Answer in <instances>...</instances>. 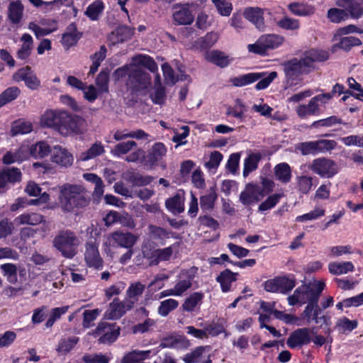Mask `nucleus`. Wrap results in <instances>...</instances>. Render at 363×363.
Listing matches in <instances>:
<instances>
[{"label":"nucleus","instance_id":"1","mask_svg":"<svg viewBox=\"0 0 363 363\" xmlns=\"http://www.w3.org/2000/svg\"><path fill=\"white\" fill-rule=\"evenodd\" d=\"M42 123L52 128L62 135L82 134L86 130V121L82 116L66 111L48 110L42 116Z\"/></svg>","mask_w":363,"mask_h":363},{"label":"nucleus","instance_id":"2","mask_svg":"<svg viewBox=\"0 0 363 363\" xmlns=\"http://www.w3.org/2000/svg\"><path fill=\"white\" fill-rule=\"evenodd\" d=\"M90 193L82 186L67 184L61 190L60 202L65 211H72L89 205Z\"/></svg>","mask_w":363,"mask_h":363},{"label":"nucleus","instance_id":"3","mask_svg":"<svg viewBox=\"0 0 363 363\" xmlns=\"http://www.w3.org/2000/svg\"><path fill=\"white\" fill-rule=\"evenodd\" d=\"M79 243V238L71 230H61L58 231L52 240L53 247L63 257L68 259L72 258L77 255Z\"/></svg>","mask_w":363,"mask_h":363},{"label":"nucleus","instance_id":"4","mask_svg":"<svg viewBox=\"0 0 363 363\" xmlns=\"http://www.w3.org/2000/svg\"><path fill=\"white\" fill-rule=\"evenodd\" d=\"M325 287V284L318 281L315 284H303L298 287L293 295L288 297L289 304L295 306L297 303H318L319 298Z\"/></svg>","mask_w":363,"mask_h":363},{"label":"nucleus","instance_id":"5","mask_svg":"<svg viewBox=\"0 0 363 363\" xmlns=\"http://www.w3.org/2000/svg\"><path fill=\"white\" fill-rule=\"evenodd\" d=\"M115 74L120 77L128 74V78L126 82V86L133 93L145 90L151 84L150 74L137 67H133L130 69L125 67L118 68L115 71Z\"/></svg>","mask_w":363,"mask_h":363},{"label":"nucleus","instance_id":"6","mask_svg":"<svg viewBox=\"0 0 363 363\" xmlns=\"http://www.w3.org/2000/svg\"><path fill=\"white\" fill-rule=\"evenodd\" d=\"M277 77L276 72H272L268 74L265 72H251L233 77L230 82L235 86H244L259 80L255 85V88L257 90H262L268 87Z\"/></svg>","mask_w":363,"mask_h":363},{"label":"nucleus","instance_id":"7","mask_svg":"<svg viewBox=\"0 0 363 363\" xmlns=\"http://www.w3.org/2000/svg\"><path fill=\"white\" fill-rule=\"evenodd\" d=\"M337 143L334 140L321 139L315 141L303 142L297 145L296 149L303 155H317L330 152L337 147Z\"/></svg>","mask_w":363,"mask_h":363},{"label":"nucleus","instance_id":"8","mask_svg":"<svg viewBox=\"0 0 363 363\" xmlns=\"http://www.w3.org/2000/svg\"><path fill=\"white\" fill-rule=\"evenodd\" d=\"M310 169L320 177L327 179L333 178L339 172L337 162L325 157L313 160L310 165Z\"/></svg>","mask_w":363,"mask_h":363},{"label":"nucleus","instance_id":"9","mask_svg":"<svg viewBox=\"0 0 363 363\" xmlns=\"http://www.w3.org/2000/svg\"><path fill=\"white\" fill-rule=\"evenodd\" d=\"M331 99L332 94H318L311 98L308 104H301L297 106L296 113L301 118L319 115L320 113V104H325Z\"/></svg>","mask_w":363,"mask_h":363},{"label":"nucleus","instance_id":"10","mask_svg":"<svg viewBox=\"0 0 363 363\" xmlns=\"http://www.w3.org/2000/svg\"><path fill=\"white\" fill-rule=\"evenodd\" d=\"M120 334L119 327L115 323L101 322L93 331V335L99 337L100 344H111L116 340Z\"/></svg>","mask_w":363,"mask_h":363},{"label":"nucleus","instance_id":"11","mask_svg":"<svg viewBox=\"0 0 363 363\" xmlns=\"http://www.w3.org/2000/svg\"><path fill=\"white\" fill-rule=\"evenodd\" d=\"M134 307L125 298L121 301L115 298L108 305L104 313V318L108 320H118L123 316L127 311L132 310Z\"/></svg>","mask_w":363,"mask_h":363},{"label":"nucleus","instance_id":"12","mask_svg":"<svg viewBox=\"0 0 363 363\" xmlns=\"http://www.w3.org/2000/svg\"><path fill=\"white\" fill-rule=\"evenodd\" d=\"M99 244L94 240H89L85 245L84 259L86 264L96 269L103 267V259L99 252Z\"/></svg>","mask_w":363,"mask_h":363},{"label":"nucleus","instance_id":"13","mask_svg":"<svg viewBox=\"0 0 363 363\" xmlns=\"http://www.w3.org/2000/svg\"><path fill=\"white\" fill-rule=\"evenodd\" d=\"M266 195L262 186L257 184H248L240 195V201L244 205H250L259 201Z\"/></svg>","mask_w":363,"mask_h":363},{"label":"nucleus","instance_id":"14","mask_svg":"<svg viewBox=\"0 0 363 363\" xmlns=\"http://www.w3.org/2000/svg\"><path fill=\"white\" fill-rule=\"evenodd\" d=\"M198 268L192 267L189 269H182L178 276L179 281L174 288L179 296H182L186 291L192 286V281L196 277Z\"/></svg>","mask_w":363,"mask_h":363},{"label":"nucleus","instance_id":"15","mask_svg":"<svg viewBox=\"0 0 363 363\" xmlns=\"http://www.w3.org/2000/svg\"><path fill=\"white\" fill-rule=\"evenodd\" d=\"M311 330L308 328H298L292 332L287 339L286 344L291 349L301 347L311 341Z\"/></svg>","mask_w":363,"mask_h":363},{"label":"nucleus","instance_id":"16","mask_svg":"<svg viewBox=\"0 0 363 363\" xmlns=\"http://www.w3.org/2000/svg\"><path fill=\"white\" fill-rule=\"evenodd\" d=\"M173 21L176 25H190L194 20V15L190 10V4H176L174 6Z\"/></svg>","mask_w":363,"mask_h":363},{"label":"nucleus","instance_id":"17","mask_svg":"<svg viewBox=\"0 0 363 363\" xmlns=\"http://www.w3.org/2000/svg\"><path fill=\"white\" fill-rule=\"evenodd\" d=\"M328 57L326 51L311 49L304 52L301 60L308 72L311 68L314 67L315 62H324L328 59Z\"/></svg>","mask_w":363,"mask_h":363},{"label":"nucleus","instance_id":"18","mask_svg":"<svg viewBox=\"0 0 363 363\" xmlns=\"http://www.w3.org/2000/svg\"><path fill=\"white\" fill-rule=\"evenodd\" d=\"M264 11V9L259 7H247L243 11V16L259 30L264 31L266 28Z\"/></svg>","mask_w":363,"mask_h":363},{"label":"nucleus","instance_id":"19","mask_svg":"<svg viewBox=\"0 0 363 363\" xmlns=\"http://www.w3.org/2000/svg\"><path fill=\"white\" fill-rule=\"evenodd\" d=\"M51 160L60 167H68L72 164L74 157L67 149L56 145L51 152Z\"/></svg>","mask_w":363,"mask_h":363},{"label":"nucleus","instance_id":"20","mask_svg":"<svg viewBox=\"0 0 363 363\" xmlns=\"http://www.w3.org/2000/svg\"><path fill=\"white\" fill-rule=\"evenodd\" d=\"M185 191L179 189L176 194L165 201V207L172 213L176 215L184 211Z\"/></svg>","mask_w":363,"mask_h":363},{"label":"nucleus","instance_id":"21","mask_svg":"<svg viewBox=\"0 0 363 363\" xmlns=\"http://www.w3.org/2000/svg\"><path fill=\"white\" fill-rule=\"evenodd\" d=\"M111 238L113 244L127 249H131L138 239L137 235L130 232H122L119 230L112 233Z\"/></svg>","mask_w":363,"mask_h":363},{"label":"nucleus","instance_id":"22","mask_svg":"<svg viewBox=\"0 0 363 363\" xmlns=\"http://www.w3.org/2000/svg\"><path fill=\"white\" fill-rule=\"evenodd\" d=\"M282 66L287 79H294L299 74L308 72L301 59L294 58L284 62Z\"/></svg>","mask_w":363,"mask_h":363},{"label":"nucleus","instance_id":"23","mask_svg":"<svg viewBox=\"0 0 363 363\" xmlns=\"http://www.w3.org/2000/svg\"><path fill=\"white\" fill-rule=\"evenodd\" d=\"M29 157L28 146L22 145L14 151H8L2 157L4 164L22 162Z\"/></svg>","mask_w":363,"mask_h":363},{"label":"nucleus","instance_id":"24","mask_svg":"<svg viewBox=\"0 0 363 363\" xmlns=\"http://www.w3.org/2000/svg\"><path fill=\"white\" fill-rule=\"evenodd\" d=\"M336 5L350 13L352 18H358L363 14L362 0H337Z\"/></svg>","mask_w":363,"mask_h":363},{"label":"nucleus","instance_id":"25","mask_svg":"<svg viewBox=\"0 0 363 363\" xmlns=\"http://www.w3.org/2000/svg\"><path fill=\"white\" fill-rule=\"evenodd\" d=\"M145 289V285L140 281L133 282L128 286L125 299L134 307Z\"/></svg>","mask_w":363,"mask_h":363},{"label":"nucleus","instance_id":"26","mask_svg":"<svg viewBox=\"0 0 363 363\" xmlns=\"http://www.w3.org/2000/svg\"><path fill=\"white\" fill-rule=\"evenodd\" d=\"M21 179V172L16 167L4 169L0 172V188L4 187L7 182L14 183Z\"/></svg>","mask_w":363,"mask_h":363},{"label":"nucleus","instance_id":"27","mask_svg":"<svg viewBox=\"0 0 363 363\" xmlns=\"http://www.w3.org/2000/svg\"><path fill=\"white\" fill-rule=\"evenodd\" d=\"M80 33L77 32L74 23H71L67 28V31L62 35V43L67 49L74 45L81 38Z\"/></svg>","mask_w":363,"mask_h":363},{"label":"nucleus","instance_id":"28","mask_svg":"<svg viewBox=\"0 0 363 363\" xmlns=\"http://www.w3.org/2000/svg\"><path fill=\"white\" fill-rule=\"evenodd\" d=\"M44 221V217L37 213H26L17 216L14 222L17 225H36Z\"/></svg>","mask_w":363,"mask_h":363},{"label":"nucleus","instance_id":"29","mask_svg":"<svg viewBox=\"0 0 363 363\" xmlns=\"http://www.w3.org/2000/svg\"><path fill=\"white\" fill-rule=\"evenodd\" d=\"M22 45L21 48L17 51V57L21 60L27 59L31 54L33 50V40L30 34L25 33L21 38Z\"/></svg>","mask_w":363,"mask_h":363},{"label":"nucleus","instance_id":"30","mask_svg":"<svg viewBox=\"0 0 363 363\" xmlns=\"http://www.w3.org/2000/svg\"><path fill=\"white\" fill-rule=\"evenodd\" d=\"M203 294L201 292H194L187 297L183 303L182 308L186 312L194 311L199 308L203 298Z\"/></svg>","mask_w":363,"mask_h":363},{"label":"nucleus","instance_id":"31","mask_svg":"<svg viewBox=\"0 0 363 363\" xmlns=\"http://www.w3.org/2000/svg\"><path fill=\"white\" fill-rule=\"evenodd\" d=\"M237 273H233L230 269H225L217 277L216 281L220 283L223 292L230 290L231 284L237 280Z\"/></svg>","mask_w":363,"mask_h":363},{"label":"nucleus","instance_id":"32","mask_svg":"<svg viewBox=\"0 0 363 363\" xmlns=\"http://www.w3.org/2000/svg\"><path fill=\"white\" fill-rule=\"evenodd\" d=\"M105 152L104 147L101 142L94 143L87 150L80 153L79 160L88 161L103 155Z\"/></svg>","mask_w":363,"mask_h":363},{"label":"nucleus","instance_id":"33","mask_svg":"<svg viewBox=\"0 0 363 363\" xmlns=\"http://www.w3.org/2000/svg\"><path fill=\"white\" fill-rule=\"evenodd\" d=\"M205 58L208 62L221 67H226L229 64L228 57L218 50L207 52L205 55Z\"/></svg>","mask_w":363,"mask_h":363},{"label":"nucleus","instance_id":"34","mask_svg":"<svg viewBox=\"0 0 363 363\" xmlns=\"http://www.w3.org/2000/svg\"><path fill=\"white\" fill-rule=\"evenodd\" d=\"M51 152L49 145L43 141L38 142L28 147L29 155L35 158H43Z\"/></svg>","mask_w":363,"mask_h":363},{"label":"nucleus","instance_id":"35","mask_svg":"<svg viewBox=\"0 0 363 363\" xmlns=\"http://www.w3.org/2000/svg\"><path fill=\"white\" fill-rule=\"evenodd\" d=\"M3 275L10 284H14L18 281V267L13 263H6L0 266Z\"/></svg>","mask_w":363,"mask_h":363},{"label":"nucleus","instance_id":"36","mask_svg":"<svg viewBox=\"0 0 363 363\" xmlns=\"http://www.w3.org/2000/svg\"><path fill=\"white\" fill-rule=\"evenodd\" d=\"M329 272L335 275L346 274L354 270V265L351 262H331L328 265Z\"/></svg>","mask_w":363,"mask_h":363},{"label":"nucleus","instance_id":"37","mask_svg":"<svg viewBox=\"0 0 363 363\" xmlns=\"http://www.w3.org/2000/svg\"><path fill=\"white\" fill-rule=\"evenodd\" d=\"M260 153H251L245 160L243 176L247 177L251 172L257 168L258 163L261 160Z\"/></svg>","mask_w":363,"mask_h":363},{"label":"nucleus","instance_id":"38","mask_svg":"<svg viewBox=\"0 0 363 363\" xmlns=\"http://www.w3.org/2000/svg\"><path fill=\"white\" fill-rule=\"evenodd\" d=\"M217 199V194L213 188L209 189L206 195L201 196L200 205L203 211H211Z\"/></svg>","mask_w":363,"mask_h":363},{"label":"nucleus","instance_id":"39","mask_svg":"<svg viewBox=\"0 0 363 363\" xmlns=\"http://www.w3.org/2000/svg\"><path fill=\"white\" fill-rule=\"evenodd\" d=\"M79 338L76 336L62 338L57 348V350L64 354L69 352L78 343Z\"/></svg>","mask_w":363,"mask_h":363},{"label":"nucleus","instance_id":"40","mask_svg":"<svg viewBox=\"0 0 363 363\" xmlns=\"http://www.w3.org/2000/svg\"><path fill=\"white\" fill-rule=\"evenodd\" d=\"M260 38L267 50L277 48L284 41V38L283 36L275 34L263 35L260 36Z\"/></svg>","mask_w":363,"mask_h":363},{"label":"nucleus","instance_id":"41","mask_svg":"<svg viewBox=\"0 0 363 363\" xmlns=\"http://www.w3.org/2000/svg\"><path fill=\"white\" fill-rule=\"evenodd\" d=\"M23 11V6L20 1H13L9 6V17L13 23L21 21Z\"/></svg>","mask_w":363,"mask_h":363},{"label":"nucleus","instance_id":"42","mask_svg":"<svg viewBox=\"0 0 363 363\" xmlns=\"http://www.w3.org/2000/svg\"><path fill=\"white\" fill-rule=\"evenodd\" d=\"M274 174L277 179L283 183H288L291 177V168L286 163L277 164L274 168Z\"/></svg>","mask_w":363,"mask_h":363},{"label":"nucleus","instance_id":"43","mask_svg":"<svg viewBox=\"0 0 363 363\" xmlns=\"http://www.w3.org/2000/svg\"><path fill=\"white\" fill-rule=\"evenodd\" d=\"M137 147V143L133 140H128L126 142L119 143L116 144L111 150V153L114 156L120 157L125 155L130 150Z\"/></svg>","mask_w":363,"mask_h":363},{"label":"nucleus","instance_id":"44","mask_svg":"<svg viewBox=\"0 0 363 363\" xmlns=\"http://www.w3.org/2000/svg\"><path fill=\"white\" fill-rule=\"evenodd\" d=\"M33 130L31 123L23 120L14 121L12 124L11 132L12 135L18 134H26L30 133Z\"/></svg>","mask_w":363,"mask_h":363},{"label":"nucleus","instance_id":"45","mask_svg":"<svg viewBox=\"0 0 363 363\" xmlns=\"http://www.w3.org/2000/svg\"><path fill=\"white\" fill-rule=\"evenodd\" d=\"M20 93L21 90L17 86L6 89L0 94V108L16 99Z\"/></svg>","mask_w":363,"mask_h":363},{"label":"nucleus","instance_id":"46","mask_svg":"<svg viewBox=\"0 0 363 363\" xmlns=\"http://www.w3.org/2000/svg\"><path fill=\"white\" fill-rule=\"evenodd\" d=\"M206 350V347H203V346L197 347L191 352L186 354L183 357L182 359L185 363L201 362Z\"/></svg>","mask_w":363,"mask_h":363},{"label":"nucleus","instance_id":"47","mask_svg":"<svg viewBox=\"0 0 363 363\" xmlns=\"http://www.w3.org/2000/svg\"><path fill=\"white\" fill-rule=\"evenodd\" d=\"M133 35L131 29L127 26H122L118 28L115 31L111 33V39L116 38L113 43H123L125 40L130 38Z\"/></svg>","mask_w":363,"mask_h":363},{"label":"nucleus","instance_id":"48","mask_svg":"<svg viewBox=\"0 0 363 363\" xmlns=\"http://www.w3.org/2000/svg\"><path fill=\"white\" fill-rule=\"evenodd\" d=\"M178 306L179 302L177 300L169 298L160 303L157 312L161 316L166 317Z\"/></svg>","mask_w":363,"mask_h":363},{"label":"nucleus","instance_id":"49","mask_svg":"<svg viewBox=\"0 0 363 363\" xmlns=\"http://www.w3.org/2000/svg\"><path fill=\"white\" fill-rule=\"evenodd\" d=\"M104 6L102 1L97 0L90 4L86 11L85 15L91 20L96 21L99 18V15L102 13Z\"/></svg>","mask_w":363,"mask_h":363},{"label":"nucleus","instance_id":"50","mask_svg":"<svg viewBox=\"0 0 363 363\" xmlns=\"http://www.w3.org/2000/svg\"><path fill=\"white\" fill-rule=\"evenodd\" d=\"M218 39V35L216 33H208L204 37L199 38L196 41V45L201 50H207L211 48Z\"/></svg>","mask_w":363,"mask_h":363},{"label":"nucleus","instance_id":"51","mask_svg":"<svg viewBox=\"0 0 363 363\" xmlns=\"http://www.w3.org/2000/svg\"><path fill=\"white\" fill-rule=\"evenodd\" d=\"M152 177L150 176L143 177L139 173L131 172L128 174L127 181L132 184L133 186H146L152 181Z\"/></svg>","mask_w":363,"mask_h":363},{"label":"nucleus","instance_id":"52","mask_svg":"<svg viewBox=\"0 0 363 363\" xmlns=\"http://www.w3.org/2000/svg\"><path fill=\"white\" fill-rule=\"evenodd\" d=\"M288 7L290 11L296 16H309L314 12L313 8L296 2L289 4Z\"/></svg>","mask_w":363,"mask_h":363},{"label":"nucleus","instance_id":"53","mask_svg":"<svg viewBox=\"0 0 363 363\" xmlns=\"http://www.w3.org/2000/svg\"><path fill=\"white\" fill-rule=\"evenodd\" d=\"M349 14L345 9L333 8L328 11V18L333 23H338L348 18Z\"/></svg>","mask_w":363,"mask_h":363},{"label":"nucleus","instance_id":"54","mask_svg":"<svg viewBox=\"0 0 363 363\" xmlns=\"http://www.w3.org/2000/svg\"><path fill=\"white\" fill-rule=\"evenodd\" d=\"M279 292L281 294H287L291 291L296 286V280L294 278L286 277H277Z\"/></svg>","mask_w":363,"mask_h":363},{"label":"nucleus","instance_id":"55","mask_svg":"<svg viewBox=\"0 0 363 363\" xmlns=\"http://www.w3.org/2000/svg\"><path fill=\"white\" fill-rule=\"evenodd\" d=\"M135 63L148 69L150 72H155L157 70V65L155 61L148 55H138L134 58Z\"/></svg>","mask_w":363,"mask_h":363},{"label":"nucleus","instance_id":"56","mask_svg":"<svg viewBox=\"0 0 363 363\" xmlns=\"http://www.w3.org/2000/svg\"><path fill=\"white\" fill-rule=\"evenodd\" d=\"M343 122L341 118H337L335 116H332L326 118L320 119L314 121L311 124L312 128H318L319 127H331L335 124H342Z\"/></svg>","mask_w":363,"mask_h":363},{"label":"nucleus","instance_id":"57","mask_svg":"<svg viewBox=\"0 0 363 363\" xmlns=\"http://www.w3.org/2000/svg\"><path fill=\"white\" fill-rule=\"evenodd\" d=\"M362 44L361 40L356 37L349 36L342 38L337 46L345 50H350L352 47L360 45Z\"/></svg>","mask_w":363,"mask_h":363},{"label":"nucleus","instance_id":"58","mask_svg":"<svg viewBox=\"0 0 363 363\" xmlns=\"http://www.w3.org/2000/svg\"><path fill=\"white\" fill-rule=\"evenodd\" d=\"M108 81H109L108 72L105 71V70L101 71L96 79V84L98 86L99 91L108 92Z\"/></svg>","mask_w":363,"mask_h":363},{"label":"nucleus","instance_id":"59","mask_svg":"<svg viewBox=\"0 0 363 363\" xmlns=\"http://www.w3.org/2000/svg\"><path fill=\"white\" fill-rule=\"evenodd\" d=\"M82 360L85 363H109L110 357L101 353L86 354L83 356Z\"/></svg>","mask_w":363,"mask_h":363},{"label":"nucleus","instance_id":"60","mask_svg":"<svg viewBox=\"0 0 363 363\" xmlns=\"http://www.w3.org/2000/svg\"><path fill=\"white\" fill-rule=\"evenodd\" d=\"M173 254V246H169L162 249L156 250V259L152 262L157 264L160 262L168 261Z\"/></svg>","mask_w":363,"mask_h":363},{"label":"nucleus","instance_id":"61","mask_svg":"<svg viewBox=\"0 0 363 363\" xmlns=\"http://www.w3.org/2000/svg\"><path fill=\"white\" fill-rule=\"evenodd\" d=\"M153 103L156 104H162L166 99V93L164 87L161 84L155 85V91L150 96Z\"/></svg>","mask_w":363,"mask_h":363},{"label":"nucleus","instance_id":"62","mask_svg":"<svg viewBox=\"0 0 363 363\" xmlns=\"http://www.w3.org/2000/svg\"><path fill=\"white\" fill-rule=\"evenodd\" d=\"M282 196L280 194H274L269 196L264 202H262L259 206V211H264L274 207L279 201Z\"/></svg>","mask_w":363,"mask_h":363},{"label":"nucleus","instance_id":"63","mask_svg":"<svg viewBox=\"0 0 363 363\" xmlns=\"http://www.w3.org/2000/svg\"><path fill=\"white\" fill-rule=\"evenodd\" d=\"M218 13L222 16H228L232 11V4L227 0H213Z\"/></svg>","mask_w":363,"mask_h":363},{"label":"nucleus","instance_id":"64","mask_svg":"<svg viewBox=\"0 0 363 363\" xmlns=\"http://www.w3.org/2000/svg\"><path fill=\"white\" fill-rule=\"evenodd\" d=\"M155 325V321L151 318H147L143 323H138L133 326L132 331L134 334L145 333L148 332Z\"/></svg>","mask_w":363,"mask_h":363}]
</instances>
